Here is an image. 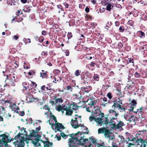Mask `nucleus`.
I'll return each instance as SVG.
<instances>
[{
	"label": "nucleus",
	"mask_w": 147,
	"mask_h": 147,
	"mask_svg": "<svg viewBox=\"0 0 147 147\" xmlns=\"http://www.w3.org/2000/svg\"><path fill=\"white\" fill-rule=\"evenodd\" d=\"M88 131L82 133L78 131L76 134L72 133L69 134L71 137L68 140V145L69 147H78V146L87 144L88 147H90L93 144L96 143V140L94 138L90 137L88 140V138H84V134H88Z\"/></svg>",
	"instance_id": "f257e3e1"
},
{
	"label": "nucleus",
	"mask_w": 147,
	"mask_h": 147,
	"mask_svg": "<svg viewBox=\"0 0 147 147\" xmlns=\"http://www.w3.org/2000/svg\"><path fill=\"white\" fill-rule=\"evenodd\" d=\"M113 99V104L111 108L113 109L109 110V114L112 118L117 117L119 115L118 111H120V112H125L126 109L123 106L122 100L120 98L115 97Z\"/></svg>",
	"instance_id": "f03ea898"
},
{
	"label": "nucleus",
	"mask_w": 147,
	"mask_h": 147,
	"mask_svg": "<svg viewBox=\"0 0 147 147\" xmlns=\"http://www.w3.org/2000/svg\"><path fill=\"white\" fill-rule=\"evenodd\" d=\"M23 129L24 133H19L17 136H16L14 138L16 140V142H18L20 144L18 145L19 147H23L24 146V135L26 136H28L26 128H23Z\"/></svg>",
	"instance_id": "7ed1b4c3"
},
{
	"label": "nucleus",
	"mask_w": 147,
	"mask_h": 147,
	"mask_svg": "<svg viewBox=\"0 0 147 147\" xmlns=\"http://www.w3.org/2000/svg\"><path fill=\"white\" fill-rule=\"evenodd\" d=\"M140 135L139 134H136V138H137L136 144L138 145H140V143H141L140 147H146V140H144L140 137Z\"/></svg>",
	"instance_id": "20e7f679"
},
{
	"label": "nucleus",
	"mask_w": 147,
	"mask_h": 147,
	"mask_svg": "<svg viewBox=\"0 0 147 147\" xmlns=\"http://www.w3.org/2000/svg\"><path fill=\"white\" fill-rule=\"evenodd\" d=\"M108 117L107 115H105V116L104 115L102 117L98 118L97 119L98 122V124L101 125L102 124L107 125L109 123V121Z\"/></svg>",
	"instance_id": "39448f33"
},
{
	"label": "nucleus",
	"mask_w": 147,
	"mask_h": 147,
	"mask_svg": "<svg viewBox=\"0 0 147 147\" xmlns=\"http://www.w3.org/2000/svg\"><path fill=\"white\" fill-rule=\"evenodd\" d=\"M9 136L3 134L0 135V143L5 145L7 143L9 142L12 141L9 139Z\"/></svg>",
	"instance_id": "423d86ee"
},
{
	"label": "nucleus",
	"mask_w": 147,
	"mask_h": 147,
	"mask_svg": "<svg viewBox=\"0 0 147 147\" xmlns=\"http://www.w3.org/2000/svg\"><path fill=\"white\" fill-rule=\"evenodd\" d=\"M7 3V4L12 6L14 9L18 8L20 3L18 0H8Z\"/></svg>",
	"instance_id": "0eeeda50"
},
{
	"label": "nucleus",
	"mask_w": 147,
	"mask_h": 147,
	"mask_svg": "<svg viewBox=\"0 0 147 147\" xmlns=\"http://www.w3.org/2000/svg\"><path fill=\"white\" fill-rule=\"evenodd\" d=\"M29 140H30L31 143L34 144V146L36 147L40 146V144L39 142L40 139L38 138H35V141H33L32 139L26 138L25 139L24 138V141H25L27 144H28L29 143Z\"/></svg>",
	"instance_id": "6e6552de"
},
{
	"label": "nucleus",
	"mask_w": 147,
	"mask_h": 147,
	"mask_svg": "<svg viewBox=\"0 0 147 147\" xmlns=\"http://www.w3.org/2000/svg\"><path fill=\"white\" fill-rule=\"evenodd\" d=\"M117 117L112 118L110 119L109 121V124L110 125H112L111 127L112 129H115L116 126V123L117 122Z\"/></svg>",
	"instance_id": "1a4fd4ad"
},
{
	"label": "nucleus",
	"mask_w": 147,
	"mask_h": 147,
	"mask_svg": "<svg viewBox=\"0 0 147 147\" xmlns=\"http://www.w3.org/2000/svg\"><path fill=\"white\" fill-rule=\"evenodd\" d=\"M131 99H129V101L130 102ZM131 103L129 104V105H130V109H128V110L130 112H133L134 109L135 108L137 104V102L136 100H135L134 99H133L131 101Z\"/></svg>",
	"instance_id": "9d476101"
},
{
	"label": "nucleus",
	"mask_w": 147,
	"mask_h": 147,
	"mask_svg": "<svg viewBox=\"0 0 147 147\" xmlns=\"http://www.w3.org/2000/svg\"><path fill=\"white\" fill-rule=\"evenodd\" d=\"M48 72L47 71L42 70L40 73V77L42 79H47L48 78Z\"/></svg>",
	"instance_id": "9b49d317"
},
{
	"label": "nucleus",
	"mask_w": 147,
	"mask_h": 147,
	"mask_svg": "<svg viewBox=\"0 0 147 147\" xmlns=\"http://www.w3.org/2000/svg\"><path fill=\"white\" fill-rule=\"evenodd\" d=\"M26 100L29 102H32L34 101V99H36L33 97L32 95L30 93H28L26 94Z\"/></svg>",
	"instance_id": "f8f14e48"
},
{
	"label": "nucleus",
	"mask_w": 147,
	"mask_h": 147,
	"mask_svg": "<svg viewBox=\"0 0 147 147\" xmlns=\"http://www.w3.org/2000/svg\"><path fill=\"white\" fill-rule=\"evenodd\" d=\"M55 129H57V131L60 132H61V131L60 130V129H64L65 128V127L61 123H60L59 122H57L55 124Z\"/></svg>",
	"instance_id": "ddd939ff"
},
{
	"label": "nucleus",
	"mask_w": 147,
	"mask_h": 147,
	"mask_svg": "<svg viewBox=\"0 0 147 147\" xmlns=\"http://www.w3.org/2000/svg\"><path fill=\"white\" fill-rule=\"evenodd\" d=\"M133 75H134V77L136 78H140L141 77V75L140 73L138 72H135L134 73V74H129L128 75V79L129 80H130L131 79H133V78H131V76L132 77Z\"/></svg>",
	"instance_id": "4468645a"
},
{
	"label": "nucleus",
	"mask_w": 147,
	"mask_h": 147,
	"mask_svg": "<svg viewBox=\"0 0 147 147\" xmlns=\"http://www.w3.org/2000/svg\"><path fill=\"white\" fill-rule=\"evenodd\" d=\"M70 123L72 127L76 129L80 127V124H78V121H73L72 119H71Z\"/></svg>",
	"instance_id": "2eb2a0df"
},
{
	"label": "nucleus",
	"mask_w": 147,
	"mask_h": 147,
	"mask_svg": "<svg viewBox=\"0 0 147 147\" xmlns=\"http://www.w3.org/2000/svg\"><path fill=\"white\" fill-rule=\"evenodd\" d=\"M72 104L71 103L69 105V106L68 107V108L66 109V114L67 115L71 116L72 115L73 113V111L71 109V106Z\"/></svg>",
	"instance_id": "dca6fc26"
},
{
	"label": "nucleus",
	"mask_w": 147,
	"mask_h": 147,
	"mask_svg": "<svg viewBox=\"0 0 147 147\" xmlns=\"http://www.w3.org/2000/svg\"><path fill=\"white\" fill-rule=\"evenodd\" d=\"M111 133L110 131L108 129H106L104 133V135L105 137L107 138H111V139L113 138H111V136L110 135V134Z\"/></svg>",
	"instance_id": "f3484780"
},
{
	"label": "nucleus",
	"mask_w": 147,
	"mask_h": 147,
	"mask_svg": "<svg viewBox=\"0 0 147 147\" xmlns=\"http://www.w3.org/2000/svg\"><path fill=\"white\" fill-rule=\"evenodd\" d=\"M7 80V84L5 85L4 86H14L15 85V84L14 83V81L13 80H11V79H7L5 80Z\"/></svg>",
	"instance_id": "a211bd4d"
},
{
	"label": "nucleus",
	"mask_w": 147,
	"mask_h": 147,
	"mask_svg": "<svg viewBox=\"0 0 147 147\" xmlns=\"http://www.w3.org/2000/svg\"><path fill=\"white\" fill-rule=\"evenodd\" d=\"M125 125V124L122 121H119L118 122L117 124L115 129H123L122 127Z\"/></svg>",
	"instance_id": "6ab92c4d"
},
{
	"label": "nucleus",
	"mask_w": 147,
	"mask_h": 147,
	"mask_svg": "<svg viewBox=\"0 0 147 147\" xmlns=\"http://www.w3.org/2000/svg\"><path fill=\"white\" fill-rule=\"evenodd\" d=\"M11 109L12 111H14L16 113V111L19 110V108L14 103L13 104L11 105Z\"/></svg>",
	"instance_id": "aec40b11"
},
{
	"label": "nucleus",
	"mask_w": 147,
	"mask_h": 147,
	"mask_svg": "<svg viewBox=\"0 0 147 147\" xmlns=\"http://www.w3.org/2000/svg\"><path fill=\"white\" fill-rule=\"evenodd\" d=\"M30 135L28 136H30V138L34 137L36 136L37 133V131H35L34 130H32L30 131Z\"/></svg>",
	"instance_id": "412c9836"
},
{
	"label": "nucleus",
	"mask_w": 147,
	"mask_h": 147,
	"mask_svg": "<svg viewBox=\"0 0 147 147\" xmlns=\"http://www.w3.org/2000/svg\"><path fill=\"white\" fill-rule=\"evenodd\" d=\"M53 97L54 98V100L55 101V104L57 103L58 102L61 103L63 102V100L61 98V97L60 98H58L56 96H54Z\"/></svg>",
	"instance_id": "4be33fe9"
},
{
	"label": "nucleus",
	"mask_w": 147,
	"mask_h": 147,
	"mask_svg": "<svg viewBox=\"0 0 147 147\" xmlns=\"http://www.w3.org/2000/svg\"><path fill=\"white\" fill-rule=\"evenodd\" d=\"M22 85L24 87L23 90H30L29 87V84L27 82H24L22 83Z\"/></svg>",
	"instance_id": "5701e85b"
},
{
	"label": "nucleus",
	"mask_w": 147,
	"mask_h": 147,
	"mask_svg": "<svg viewBox=\"0 0 147 147\" xmlns=\"http://www.w3.org/2000/svg\"><path fill=\"white\" fill-rule=\"evenodd\" d=\"M41 91L42 92H46L48 90H51V88H49L48 87H46L45 85H43L41 87Z\"/></svg>",
	"instance_id": "b1692460"
},
{
	"label": "nucleus",
	"mask_w": 147,
	"mask_h": 147,
	"mask_svg": "<svg viewBox=\"0 0 147 147\" xmlns=\"http://www.w3.org/2000/svg\"><path fill=\"white\" fill-rule=\"evenodd\" d=\"M8 77V79H11L14 81H15L17 78V76L14 74H9V76Z\"/></svg>",
	"instance_id": "393cba45"
},
{
	"label": "nucleus",
	"mask_w": 147,
	"mask_h": 147,
	"mask_svg": "<svg viewBox=\"0 0 147 147\" xmlns=\"http://www.w3.org/2000/svg\"><path fill=\"white\" fill-rule=\"evenodd\" d=\"M137 119L135 116H131L129 118V122H133L134 124L136 123V121H137Z\"/></svg>",
	"instance_id": "a878e982"
},
{
	"label": "nucleus",
	"mask_w": 147,
	"mask_h": 147,
	"mask_svg": "<svg viewBox=\"0 0 147 147\" xmlns=\"http://www.w3.org/2000/svg\"><path fill=\"white\" fill-rule=\"evenodd\" d=\"M137 35L141 38H144L145 37V34L141 31H139L137 32Z\"/></svg>",
	"instance_id": "bb28decb"
},
{
	"label": "nucleus",
	"mask_w": 147,
	"mask_h": 147,
	"mask_svg": "<svg viewBox=\"0 0 147 147\" xmlns=\"http://www.w3.org/2000/svg\"><path fill=\"white\" fill-rule=\"evenodd\" d=\"M125 32L127 35L129 36L131 34V31L130 28H128L127 26L125 28Z\"/></svg>",
	"instance_id": "cd10ccee"
},
{
	"label": "nucleus",
	"mask_w": 147,
	"mask_h": 147,
	"mask_svg": "<svg viewBox=\"0 0 147 147\" xmlns=\"http://www.w3.org/2000/svg\"><path fill=\"white\" fill-rule=\"evenodd\" d=\"M126 61H127L126 63V64H125L126 65L127 64H128L129 63H133V65H134V59L133 58H128L127 59H126Z\"/></svg>",
	"instance_id": "c85d7f7f"
},
{
	"label": "nucleus",
	"mask_w": 147,
	"mask_h": 147,
	"mask_svg": "<svg viewBox=\"0 0 147 147\" xmlns=\"http://www.w3.org/2000/svg\"><path fill=\"white\" fill-rule=\"evenodd\" d=\"M127 26L125 25H121L119 28V32H123L125 30V28Z\"/></svg>",
	"instance_id": "c756f323"
},
{
	"label": "nucleus",
	"mask_w": 147,
	"mask_h": 147,
	"mask_svg": "<svg viewBox=\"0 0 147 147\" xmlns=\"http://www.w3.org/2000/svg\"><path fill=\"white\" fill-rule=\"evenodd\" d=\"M106 129V128L105 127L99 128L98 130V134L104 133Z\"/></svg>",
	"instance_id": "7c9ffc66"
},
{
	"label": "nucleus",
	"mask_w": 147,
	"mask_h": 147,
	"mask_svg": "<svg viewBox=\"0 0 147 147\" xmlns=\"http://www.w3.org/2000/svg\"><path fill=\"white\" fill-rule=\"evenodd\" d=\"M143 110L144 108H142V107H141L139 109H137L136 111H133L136 114H137L138 113V114H139V113H141V114H142V113H143V112H142V111H143Z\"/></svg>",
	"instance_id": "2f4dec72"
},
{
	"label": "nucleus",
	"mask_w": 147,
	"mask_h": 147,
	"mask_svg": "<svg viewBox=\"0 0 147 147\" xmlns=\"http://www.w3.org/2000/svg\"><path fill=\"white\" fill-rule=\"evenodd\" d=\"M80 89L81 91L83 90L84 92L86 93H88L89 90H88V86H86V87H82Z\"/></svg>",
	"instance_id": "473e14b6"
},
{
	"label": "nucleus",
	"mask_w": 147,
	"mask_h": 147,
	"mask_svg": "<svg viewBox=\"0 0 147 147\" xmlns=\"http://www.w3.org/2000/svg\"><path fill=\"white\" fill-rule=\"evenodd\" d=\"M48 55L47 51H43L41 53V57L43 58H45Z\"/></svg>",
	"instance_id": "72a5a7b5"
},
{
	"label": "nucleus",
	"mask_w": 147,
	"mask_h": 147,
	"mask_svg": "<svg viewBox=\"0 0 147 147\" xmlns=\"http://www.w3.org/2000/svg\"><path fill=\"white\" fill-rule=\"evenodd\" d=\"M23 10L25 12L29 13L31 10L30 7L26 6L24 8Z\"/></svg>",
	"instance_id": "f704fd0d"
},
{
	"label": "nucleus",
	"mask_w": 147,
	"mask_h": 147,
	"mask_svg": "<svg viewBox=\"0 0 147 147\" xmlns=\"http://www.w3.org/2000/svg\"><path fill=\"white\" fill-rule=\"evenodd\" d=\"M95 116L97 117V116H98L100 118L102 117L104 115V114L103 113H102L100 110L99 112H97V113L95 114Z\"/></svg>",
	"instance_id": "c9c22d12"
},
{
	"label": "nucleus",
	"mask_w": 147,
	"mask_h": 147,
	"mask_svg": "<svg viewBox=\"0 0 147 147\" xmlns=\"http://www.w3.org/2000/svg\"><path fill=\"white\" fill-rule=\"evenodd\" d=\"M98 118H96L95 117L93 116H90L89 117V120L91 122H92L93 120H94L95 121H96V123H98V122L97 119H98Z\"/></svg>",
	"instance_id": "e433bc0d"
},
{
	"label": "nucleus",
	"mask_w": 147,
	"mask_h": 147,
	"mask_svg": "<svg viewBox=\"0 0 147 147\" xmlns=\"http://www.w3.org/2000/svg\"><path fill=\"white\" fill-rule=\"evenodd\" d=\"M72 109L73 110H76L79 107L78 105H76V103L75 102H73V103L72 104Z\"/></svg>",
	"instance_id": "4c0bfd02"
},
{
	"label": "nucleus",
	"mask_w": 147,
	"mask_h": 147,
	"mask_svg": "<svg viewBox=\"0 0 147 147\" xmlns=\"http://www.w3.org/2000/svg\"><path fill=\"white\" fill-rule=\"evenodd\" d=\"M53 145L52 142H50L48 140H47V144L45 145L43 147H50V146H52Z\"/></svg>",
	"instance_id": "58836bf2"
},
{
	"label": "nucleus",
	"mask_w": 147,
	"mask_h": 147,
	"mask_svg": "<svg viewBox=\"0 0 147 147\" xmlns=\"http://www.w3.org/2000/svg\"><path fill=\"white\" fill-rule=\"evenodd\" d=\"M111 7L112 8L113 6L112 5L111 3H109L107 6L106 10L108 11H110L111 9Z\"/></svg>",
	"instance_id": "ea45409f"
},
{
	"label": "nucleus",
	"mask_w": 147,
	"mask_h": 147,
	"mask_svg": "<svg viewBox=\"0 0 147 147\" xmlns=\"http://www.w3.org/2000/svg\"><path fill=\"white\" fill-rule=\"evenodd\" d=\"M79 126L80 127H81L82 129L83 130H86V131H89V130H88V128L85 126H84L83 124H80V125H79Z\"/></svg>",
	"instance_id": "a19ab883"
},
{
	"label": "nucleus",
	"mask_w": 147,
	"mask_h": 147,
	"mask_svg": "<svg viewBox=\"0 0 147 147\" xmlns=\"http://www.w3.org/2000/svg\"><path fill=\"white\" fill-rule=\"evenodd\" d=\"M16 113L18 114L19 115L21 116H23L25 115V112L24 111H20L18 110L16 111Z\"/></svg>",
	"instance_id": "79ce46f5"
},
{
	"label": "nucleus",
	"mask_w": 147,
	"mask_h": 147,
	"mask_svg": "<svg viewBox=\"0 0 147 147\" xmlns=\"http://www.w3.org/2000/svg\"><path fill=\"white\" fill-rule=\"evenodd\" d=\"M132 14L133 15L134 17H136L138 16V11L137 10H136L132 11Z\"/></svg>",
	"instance_id": "37998d69"
},
{
	"label": "nucleus",
	"mask_w": 147,
	"mask_h": 147,
	"mask_svg": "<svg viewBox=\"0 0 147 147\" xmlns=\"http://www.w3.org/2000/svg\"><path fill=\"white\" fill-rule=\"evenodd\" d=\"M3 116L5 117V118H7V119H9V118L11 117V114L9 113H4Z\"/></svg>",
	"instance_id": "c03bdc74"
},
{
	"label": "nucleus",
	"mask_w": 147,
	"mask_h": 147,
	"mask_svg": "<svg viewBox=\"0 0 147 147\" xmlns=\"http://www.w3.org/2000/svg\"><path fill=\"white\" fill-rule=\"evenodd\" d=\"M61 136L64 139H65L69 136L68 135H66L63 132H61Z\"/></svg>",
	"instance_id": "a18cd8bd"
},
{
	"label": "nucleus",
	"mask_w": 147,
	"mask_h": 147,
	"mask_svg": "<svg viewBox=\"0 0 147 147\" xmlns=\"http://www.w3.org/2000/svg\"><path fill=\"white\" fill-rule=\"evenodd\" d=\"M56 110L59 112L61 111L62 113L63 112V111H62V107L61 105L58 106Z\"/></svg>",
	"instance_id": "49530a36"
},
{
	"label": "nucleus",
	"mask_w": 147,
	"mask_h": 147,
	"mask_svg": "<svg viewBox=\"0 0 147 147\" xmlns=\"http://www.w3.org/2000/svg\"><path fill=\"white\" fill-rule=\"evenodd\" d=\"M81 71L79 70H77L74 73L75 75L76 76H78L80 75Z\"/></svg>",
	"instance_id": "de8ad7c7"
},
{
	"label": "nucleus",
	"mask_w": 147,
	"mask_h": 147,
	"mask_svg": "<svg viewBox=\"0 0 147 147\" xmlns=\"http://www.w3.org/2000/svg\"><path fill=\"white\" fill-rule=\"evenodd\" d=\"M93 78L94 80L96 81H98L99 80V76L97 74H94V75Z\"/></svg>",
	"instance_id": "09e8293b"
},
{
	"label": "nucleus",
	"mask_w": 147,
	"mask_h": 147,
	"mask_svg": "<svg viewBox=\"0 0 147 147\" xmlns=\"http://www.w3.org/2000/svg\"><path fill=\"white\" fill-rule=\"evenodd\" d=\"M137 138H136V135L135 137L133 138L132 139H130V138L129 137L127 138L128 141H136V140Z\"/></svg>",
	"instance_id": "8fccbe9b"
},
{
	"label": "nucleus",
	"mask_w": 147,
	"mask_h": 147,
	"mask_svg": "<svg viewBox=\"0 0 147 147\" xmlns=\"http://www.w3.org/2000/svg\"><path fill=\"white\" fill-rule=\"evenodd\" d=\"M44 37L41 36H40V37L38 38V41L40 42H43L44 40Z\"/></svg>",
	"instance_id": "3c124183"
},
{
	"label": "nucleus",
	"mask_w": 147,
	"mask_h": 147,
	"mask_svg": "<svg viewBox=\"0 0 147 147\" xmlns=\"http://www.w3.org/2000/svg\"><path fill=\"white\" fill-rule=\"evenodd\" d=\"M67 36L68 40L69 39L71 38L73 36L72 33L71 32H68V33Z\"/></svg>",
	"instance_id": "603ef678"
},
{
	"label": "nucleus",
	"mask_w": 147,
	"mask_h": 147,
	"mask_svg": "<svg viewBox=\"0 0 147 147\" xmlns=\"http://www.w3.org/2000/svg\"><path fill=\"white\" fill-rule=\"evenodd\" d=\"M7 73V72L6 71H3V75L4 76H6L7 78L6 79H8V77H9V75H8Z\"/></svg>",
	"instance_id": "864d4df0"
},
{
	"label": "nucleus",
	"mask_w": 147,
	"mask_h": 147,
	"mask_svg": "<svg viewBox=\"0 0 147 147\" xmlns=\"http://www.w3.org/2000/svg\"><path fill=\"white\" fill-rule=\"evenodd\" d=\"M63 4L65 5L66 8L68 9L70 8V6L67 3L65 2L63 3Z\"/></svg>",
	"instance_id": "5fc2aeb1"
},
{
	"label": "nucleus",
	"mask_w": 147,
	"mask_h": 147,
	"mask_svg": "<svg viewBox=\"0 0 147 147\" xmlns=\"http://www.w3.org/2000/svg\"><path fill=\"white\" fill-rule=\"evenodd\" d=\"M136 141L135 142L133 141V143H130L128 144L127 145V147H131V146H133L134 145H137V144H136Z\"/></svg>",
	"instance_id": "6e6d98bb"
},
{
	"label": "nucleus",
	"mask_w": 147,
	"mask_h": 147,
	"mask_svg": "<svg viewBox=\"0 0 147 147\" xmlns=\"http://www.w3.org/2000/svg\"><path fill=\"white\" fill-rule=\"evenodd\" d=\"M128 24H129L130 26H133L134 24V22L132 20H129L127 23Z\"/></svg>",
	"instance_id": "4d7b16f0"
},
{
	"label": "nucleus",
	"mask_w": 147,
	"mask_h": 147,
	"mask_svg": "<svg viewBox=\"0 0 147 147\" xmlns=\"http://www.w3.org/2000/svg\"><path fill=\"white\" fill-rule=\"evenodd\" d=\"M101 3L102 5L103 6H105L109 3L106 0L105 1L104 0L102 1Z\"/></svg>",
	"instance_id": "13d9d810"
},
{
	"label": "nucleus",
	"mask_w": 147,
	"mask_h": 147,
	"mask_svg": "<svg viewBox=\"0 0 147 147\" xmlns=\"http://www.w3.org/2000/svg\"><path fill=\"white\" fill-rule=\"evenodd\" d=\"M21 9H20V10H18L16 12V14L17 15L16 17L17 18H18V16H19V15H20L22 14H23V13L22 12H20V11H21Z\"/></svg>",
	"instance_id": "bf43d9fd"
},
{
	"label": "nucleus",
	"mask_w": 147,
	"mask_h": 147,
	"mask_svg": "<svg viewBox=\"0 0 147 147\" xmlns=\"http://www.w3.org/2000/svg\"><path fill=\"white\" fill-rule=\"evenodd\" d=\"M117 94L118 95H119V96L120 97H123L124 96V93L122 94L121 92L120 91H119L118 92V93Z\"/></svg>",
	"instance_id": "052dcab7"
},
{
	"label": "nucleus",
	"mask_w": 147,
	"mask_h": 147,
	"mask_svg": "<svg viewBox=\"0 0 147 147\" xmlns=\"http://www.w3.org/2000/svg\"><path fill=\"white\" fill-rule=\"evenodd\" d=\"M51 118H52L53 119V120L55 122V123H56L57 122V121L56 119V117L53 115H51Z\"/></svg>",
	"instance_id": "680f3d73"
},
{
	"label": "nucleus",
	"mask_w": 147,
	"mask_h": 147,
	"mask_svg": "<svg viewBox=\"0 0 147 147\" xmlns=\"http://www.w3.org/2000/svg\"><path fill=\"white\" fill-rule=\"evenodd\" d=\"M13 65H14L15 67L17 68L18 67L19 65V62L17 61H16L14 63Z\"/></svg>",
	"instance_id": "e2e57ef3"
},
{
	"label": "nucleus",
	"mask_w": 147,
	"mask_h": 147,
	"mask_svg": "<svg viewBox=\"0 0 147 147\" xmlns=\"http://www.w3.org/2000/svg\"><path fill=\"white\" fill-rule=\"evenodd\" d=\"M107 96L109 99H111L112 98L111 94L110 92H109L107 94Z\"/></svg>",
	"instance_id": "0e129e2a"
},
{
	"label": "nucleus",
	"mask_w": 147,
	"mask_h": 147,
	"mask_svg": "<svg viewBox=\"0 0 147 147\" xmlns=\"http://www.w3.org/2000/svg\"><path fill=\"white\" fill-rule=\"evenodd\" d=\"M41 34L42 35L45 36L47 34V32L45 30H42L41 32Z\"/></svg>",
	"instance_id": "69168bd1"
},
{
	"label": "nucleus",
	"mask_w": 147,
	"mask_h": 147,
	"mask_svg": "<svg viewBox=\"0 0 147 147\" xmlns=\"http://www.w3.org/2000/svg\"><path fill=\"white\" fill-rule=\"evenodd\" d=\"M62 107V110H63V111H65L66 110V109L68 108V107H66L65 105H63Z\"/></svg>",
	"instance_id": "338daca9"
},
{
	"label": "nucleus",
	"mask_w": 147,
	"mask_h": 147,
	"mask_svg": "<svg viewBox=\"0 0 147 147\" xmlns=\"http://www.w3.org/2000/svg\"><path fill=\"white\" fill-rule=\"evenodd\" d=\"M66 89L67 90H70L71 91H72V87L70 86L69 85L67 86Z\"/></svg>",
	"instance_id": "774afa93"
}]
</instances>
